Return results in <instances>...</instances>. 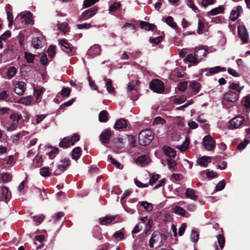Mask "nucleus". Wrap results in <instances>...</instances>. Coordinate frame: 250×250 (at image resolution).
Segmentation results:
<instances>
[{
    "label": "nucleus",
    "mask_w": 250,
    "mask_h": 250,
    "mask_svg": "<svg viewBox=\"0 0 250 250\" xmlns=\"http://www.w3.org/2000/svg\"><path fill=\"white\" fill-rule=\"evenodd\" d=\"M217 241L219 245L220 248L221 249H223L224 245H225V238L221 234L218 235L217 236Z\"/></svg>",
    "instance_id": "nucleus-56"
},
{
    "label": "nucleus",
    "mask_w": 250,
    "mask_h": 250,
    "mask_svg": "<svg viewBox=\"0 0 250 250\" xmlns=\"http://www.w3.org/2000/svg\"><path fill=\"white\" fill-rule=\"evenodd\" d=\"M245 118L242 116H237L229 121L228 128L230 129L238 128L242 126Z\"/></svg>",
    "instance_id": "nucleus-2"
},
{
    "label": "nucleus",
    "mask_w": 250,
    "mask_h": 250,
    "mask_svg": "<svg viewBox=\"0 0 250 250\" xmlns=\"http://www.w3.org/2000/svg\"><path fill=\"white\" fill-rule=\"evenodd\" d=\"M35 55L28 53L27 52H24V58L25 59L27 63H32L33 62L35 59Z\"/></svg>",
    "instance_id": "nucleus-41"
},
{
    "label": "nucleus",
    "mask_w": 250,
    "mask_h": 250,
    "mask_svg": "<svg viewBox=\"0 0 250 250\" xmlns=\"http://www.w3.org/2000/svg\"><path fill=\"white\" fill-rule=\"evenodd\" d=\"M107 120V112L106 110H102L99 115V121L100 122L105 123Z\"/></svg>",
    "instance_id": "nucleus-34"
},
{
    "label": "nucleus",
    "mask_w": 250,
    "mask_h": 250,
    "mask_svg": "<svg viewBox=\"0 0 250 250\" xmlns=\"http://www.w3.org/2000/svg\"><path fill=\"white\" fill-rule=\"evenodd\" d=\"M98 8L96 6L84 11L81 14L80 19L81 21H86L93 17L97 12Z\"/></svg>",
    "instance_id": "nucleus-3"
},
{
    "label": "nucleus",
    "mask_w": 250,
    "mask_h": 250,
    "mask_svg": "<svg viewBox=\"0 0 250 250\" xmlns=\"http://www.w3.org/2000/svg\"><path fill=\"white\" fill-rule=\"evenodd\" d=\"M149 161V159L148 156L146 155H142L138 157L135 160V163L141 166H143L148 164Z\"/></svg>",
    "instance_id": "nucleus-23"
},
{
    "label": "nucleus",
    "mask_w": 250,
    "mask_h": 250,
    "mask_svg": "<svg viewBox=\"0 0 250 250\" xmlns=\"http://www.w3.org/2000/svg\"><path fill=\"white\" fill-rule=\"evenodd\" d=\"M98 1V0H84L83 2V8L89 7L94 5Z\"/></svg>",
    "instance_id": "nucleus-51"
},
{
    "label": "nucleus",
    "mask_w": 250,
    "mask_h": 250,
    "mask_svg": "<svg viewBox=\"0 0 250 250\" xmlns=\"http://www.w3.org/2000/svg\"><path fill=\"white\" fill-rule=\"evenodd\" d=\"M190 239L191 241L193 242H196L198 241L199 239V234L196 231L193 229L192 230L190 234Z\"/></svg>",
    "instance_id": "nucleus-52"
},
{
    "label": "nucleus",
    "mask_w": 250,
    "mask_h": 250,
    "mask_svg": "<svg viewBox=\"0 0 250 250\" xmlns=\"http://www.w3.org/2000/svg\"><path fill=\"white\" fill-rule=\"evenodd\" d=\"M189 144V141L188 139H187L185 140V141L183 143L182 145L177 146V147L181 151H184L188 148Z\"/></svg>",
    "instance_id": "nucleus-45"
},
{
    "label": "nucleus",
    "mask_w": 250,
    "mask_h": 250,
    "mask_svg": "<svg viewBox=\"0 0 250 250\" xmlns=\"http://www.w3.org/2000/svg\"><path fill=\"white\" fill-rule=\"evenodd\" d=\"M186 59L189 62L192 63H197L199 62L196 56H193L192 54H188L187 56Z\"/></svg>",
    "instance_id": "nucleus-43"
},
{
    "label": "nucleus",
    "mask_w": 250,
    "mask_h": 250,
    "mask_svg": "<svg viewBox=\"0 0 250 250\" xmlns=\"http://www.w3.org/2000/svg\"><path fill=\"white\" fill-rule=\"evenodd\" d=\"M166 123V120L162 118L161 117L158 116L155 118L154 119L153 124L154 125H164Z\"/></svg>",
    "instance_id": "nucleus-49"
},
{
    "label": "nucleus",
    "mask_w": 250,
    "mask_h": 250,
    "mask_svg": "<svg viewBox=\"0 0 250 250\" xmlns=\"http://www.w3.org/2000/svg\"><path fill=\"white\" fill-rule=\"evenodd\" d=\"M55 47L53 45H51L49 46L48 49L47 50V53L49 57H50L51 58H52L55 55Z\"/></svg>",
    "instance_id": "nucleus-64"
},
{
    "label": "nucleus",
    "mask_w": 250,
    "mask_h": 250,
    "mask_svg": "<svg viewBox=\"0 0 250 250\" xmlns=\"http://www.w3.org/2000/svg\"><path fill=\"white\" fill-rule=\"evenodd\" d=\"M187 99L186 96L185 95H181L177 98L173 99V103L176 104H179L184 103Z\"/></svg>",
    "instance_id": "nucleus-46"
},
{
    "label": "nucleus",
    "mask_w": 250,
    "mask_h": 250,
    "mask_svg": "<svg viewBox=\"0 0 250 250\" xmlns=\"http://www.w3.org/2000/svg\"><path fill=\"white\" fill-rule=\"evenodd\" d=\"M46 116L44 114L37 115L34 120L32 121V123L34 125H37L40 123L45 118Z\"/></svg>",
    "instance_id": "nucleus-48"
},
{
    "label": "nucleus",
    "mask_w": 250,
    "mask_h": 250,
    "mask_svg": "<svg viewBox=\"0 0 250 250\" xmlns=\"http://www.w3.org/2000/svg\"><path fill=\"white\" fill-rule=\"evenodd\" d=\"M226 185V182L225 180H223L220 181L216 186V190L220 191L224 189Z\"/></svg>",
    "instance_id": "nucleus-62"
},
{
    "label": "nucleus",
    "mask_w": 250,
    "mask_h": 250,
    "mask_svg": "<svg viewBox=\"0 0 250 250\" xmlns=\"http://www.w3.org/2000/svg\"><path fill=\"white\" fill-rule=\"evenodd\" d=\"M58 28L65 34L68 30V24L66 22L59 23Z\"/></svg>",
    "instance_id": "nucleus-44"
},
{
    "label": "nucleus",
    "mask_w": 250,
    "mask_h": 250,
    "mask_svg": "<svg viewBox=\"0 0 250 250\" xmlns=\"http://www.w3.org/2000/svg\"><path fill=\"white\" fill-rule=\"evenodd\" d=\"M121 7V4L120 2H114L109 7V12H114L119 9Z\"/></svg>",
    "instance_id": "nucleus-47"
},
{
    "label": "nucleus",
    "mask_w": 250,
    "mask_h": 250,
    "mask_svg": "<svg viewBox=\"0 0 250 250\" xmlns=\"http://www.w3.org/2000/svg\"><path fill=\"white\" fill-rule=\"evenodd\" d=\"M59 43L62 47V50L69 55L71 56L73 54V51L74 47L72 45L66 42L64 40H60Z\"/></svg>",
    "instance_id": "nucleus-10"
},
{
    "label": "nucleus",
    "mask_w": 250,
    "mask_h": 250,
    "mask_svg": "<svg viewBox=\"0 0 250 250\" xmlns=\"http://www.w3.org/2000/svg\"><path fill=\"white\" fill-rule=\"evenodd\" d=\"M112 131L109 129L104 130L100 136V140L103 144H108L111 136Z\"/></svg>",
    "instance_id": "nucleus-11"
},
{
    "label": "nucleus",
    "mask_w": 250,
    "mask_h": 250,
    "mask_svg": "<svg viewBox=\"0 0 250 250\" xmlns=\"http://www.w3.org/2000/svg\"><path fill=\"white\" fill-rule=\"evenodd\" d=\"M165 154L168 157L174 158L176 156V151L174 149L167 146H165L162 148Z\"/></svg>",
    "instance_id": "nucleus-22"
},
{
    "label": "nucleus",
    "mask_w": 250,
    "mask_h": 250,
    "mask_svg": "<svg viewBox=\"0 0 250 250\" xmlns=\"http://www.w3.org/2000/svg\"><path fill=\"white\" fill-rule=\"evenodd\" d=\"M72 157L73 159L78 160L81 155V149L79 147L74 148L72 151Z\"/></svg>",
    "instance_id": "nucleus-31"
},
{
    "label": "nucleus",
    "mask_w": 250,
    "mask_h": 250,
    "mask_svg": "<svg viewBox=\"0 0 250 250\" xmlns=\"http://www.w3.org/2000/svg\"><path fill=\"white\" fill-rule=\"evenodd\" d=\"M1 195L2 200L6 202L10 196V193H9L8 189L7 188L4 187L1 188Z\"/></svg>",
    "instance_id": "nucleus-30"
},
{
    "label": "nucleus",
    "mask_w": 250,
    "mask_h": 250,
    "mask_svg": "<svg viewBox=\"0 0 250 250\" xmlns=\"http://www.w3.org/2000/svg\"><path fill=\"white\" fill-rule=\"evenodd\" d=\"M59 152V149L57 147H56L54 149H51V151L47 152V155L50 159H53L55 157L56 155Z\"/></svg>",
    "instance_id": "nucleus-55"
},
{
    "label": "nucleus",
    "mask_w": 250,
    "mask_h": 250,
    "mask_svg": "<svg viewBox=\"0 0 250 250\" xmlns=\"http://www.w3.org/2000/svg\"><path fill=\"white\" fill-rule=\"evenodd\" d=\"M18 126V124L14 123H7L5 124V126L6 130L9 131H13L15 130Z\"/></svg>",
    "instance_id": "nucleus-39"
},
{
    "label": "nucleus",
    "mask_w": 250,
    "mask_h": 250,
    "mask_svg": "<svg viewBox=\"0 0 250 250\" xmlns=\"http://www.w3.org/2000/svg\"><path fill=\"white\" fill-rule=\"evenodd\" d=\"M17 73V69L15 67L12 66L8 68L6 73V78L10 79L14 76Z\"/></svg>",
    "instance_id": "nucleus-36"
},
{
    "label": "nucleus",
    "mask_w": 250,
    "mask_h": 250,
    "mask_svg": "<svg viewBox=\"0 0 250 250\" xmlns=\"http://www.w3.org/2000/svg\"><path fill=\"white\" fill-rule=\"evenodd\" d=\"M163 37L162 36H158L154 38H150L149 42L151 43L154 44H158L162 41Z\"/></svg>",
    "instance_id": "nucleus-63"
},
{
    "label": "nucleus",
    "mask_w": 250,
    "mask_h": 250,
    "mask_svg": "<svg viewBox=\"0 0 250 250\" xmlns=\"http://www.w3.org/2000/svg\"><path fill=\"white\" fill-rule=\"evenodd\" d=\"M1 179L3 182L6 183L11 181L12 177L8 173H3L1 174Z\"/></svg>",
    "instance_id": "nucleus-50"
},
{
    "label": "nucleus",
    "mask_w": 250,
    "mask_h": 250,
    "mask_svg": "<svg viewBox=\"0 0 250 250\" xmlns=\"http://www.w3.org/2000/svg\"><path fill=\"white\" fill-rule=\"evenodd\" d=\"M238 36L243 43L248 42L249 39V35L247 29L245 25H240L237 27Z\"/></svg>",
    "instance_id": "nucleus-6"
},
{
    "label": "nucleus",
    "mask_w": 250,
    "mask_h": 250,
    "mask_svg": "<svg viewBox=\"0 0 250 250\" xmlns=\"http://www.w3.org/2000/svg\"><path fill=\"white\" fill-rule=\"evenodd\" d=\"M70 161L69 159H64L61 161V164H59L57 169H56L54 174L58 175L60 174L62 172L64 171L69 166Z\"/></svg>",
    "instance_id": "nucleus-8"
},
{
    "label": "nucleus",
    "mask_w": 250,
    "mask_h": 250,
    "mask_svg": "<svg viewBox=\"0 0 250 250\" xmlns=\"http://www.w3.org/2000/svg\"><path fill=\"white\" fill-rule=\"evenodd\" d=\"M33 98L31 96H28L21 98L17 103L25 105H30L33 102Z\"/></svg>",
    "instance_id": "nucleus-25"
},
{
    "label": "nucleus",
    "mask_w": 250,
    "mask_h": 250,
    "mask_svg": "<svg viewBox=\"0 0 250 250\" xmlns=\"http://www.w3.org/2000/svg\"><path fill=\"white\" fill-rule=\"evenodd\" d=\"M19 18L21 19V22L24 23L25 24L32 23V15L30 13L21 14V16H19L17 19H18Z\"/></svg>",
    "instance_id": "nucleus-17"
},
{
    "label": "nucleus",
    "mask_w": 250,
    "mask_h": 250,
    "mask_svg": "<svg viewBox=\"0 0 250 250\" xmlns=\"http://www.w3.org/2000/svg\"><path fill=\"white\" fill-rule=\"evenodd\" d=\"M202 144L205 148L208 151L212 150L215 146V141L209 135L205 136L203 138Z\"/></svg>",
    "instance_id": "nucleus-7"
},
{
    "label": "nucleus",
    "mask_w": 250,
    "mask_h": 250,
    "mask_svg": "<svg viewBox=\"0 0 250 250\" xmlns=\"http://www.w3.org/2000/svg\"><path fill=\"white\" fill-rule=\"evenodd\" d=\"M185 195L187 198H190L193 200H196L197 199V196L195 195V190L191 188H187Z\"/></svg>",
    "instance_id": "nucleus-28"
},
{
    "label": "nucleus",
    "mask_w": 250,
    "mask_h": 250,
    "mask_svg": "<svg viewBox=\"0 0 250 250\" xmlns=\"http://www.w3.org/2000/svg\"><path fill=\"white\" fill-rule=\"evenodd\" d=\"M101 53V48L99 44H96L91 46L87 51V55L90 57H94L98 55Z\"/></svg>",
    "instance_id": "nucleus-14"
},
{
    "label": "nucleus",
    "mask_w": 250,
    "mask_h": 250,
    "mask_svg": "<svg viewBox=\"0 0 250 250\" xmlns=\"http://www.w3.org/2000/svg\"><path fill=\"white\" fill-rule=\"evenodd\" d=\"M71 92L70 89L68 87H63L61 90V95L64 97H67Z\"/></svg>",
    "instance_id": "nucleus-59"
},
{
    "label": "nucleus",
    "mask_w": 250,
    "mask_h": 250,
    "mask_svg": "<svg viewBox=\"0 0 250 250\" xmlns=\"http://www.w3.org/2000/svg\"><path fill=\"white\" fill-rule=\"evenodd\" d=\"M9 96V91L7 90H3L0 92V101L5 100Z\"/></svg>",
    "instance_id": "nucleus-58"
},
{
    "label": "nucleus",
    "mask_w": 250,
    "mask_h": 250,
    "mask_svg": "<svg viewBox=\"0 0 250 250\" xmlns=\"http://www.w3.org/2000/svg\"><path fill=\"white\" fill-rule=\"evenodd\" d=\"M26 84L23 82H19L16 85L14 88V92L16 94L19 95H22L25 89Z\"/></svg>",
    "instance_id": "nucleus-15"
},
{
    "label": "nucleus",
    "mask_w": 250,
    "mask_h": 250,
    "mask_svg": "<svg viewBox=\"0 0 250 250\" xmlns=\"http://www.w3.org/2000/svg\"><path fill=\"white\" fill-rule=\"evenodd\" d=\"M205 29L204 23L201 20H198V28L197 32L198 34H201L203 33Z\"/></svg>",
    "instance_id": "nucleus-53"
},
{
    "label": "nucleus",
    "mask_w": 250,
    "mask_h": 250,
    "mask_svg": "<svg viewBox=\"0 0 250 250\" xmlns=\"http://www.w3.org/2000/svg\"><path fill=\"white\" fill-rule=\"evenodd\" d=\"M224 7L222 5H220L218 7L213 8L212 9L208 11V15L210 16H214L218 14L223 13L224 12Z\"/></svg>",
    "instance_id": "nucleus-26"
},
{
    "label": "nucleus",
    "mask_w": 250,
    "mask_h": 250,
    "mask_svg": "<svg viewBox=\"0 0 250 250\" xmlns=\"http://www.w3.org/2000/svg\"><path fill=\"white\" fill-rule=\"evenodd\" d=\"M139 81L137 80L132 81L128 84L127 89L130 92L135 90L136 91V86L138 84Z\"/></svg>",
    "instance_id": "nucleus-37"
},
{
    "label": "nucleus",
    "mask_w": 250,
    "mask_h": 250,
    "mask_svg": "<svg viewBox=\"0 0 250 250\" xmlns=\"http://www.w3.org/2000/svg\"><path fill=\"white\" fill-rule=\"evenodd\" d=\"M194 54L198 61L200 62L203 57L207 54L206 49L203 46L197 47L195 49Z\"/></svg>",
    "instance_id": "nucleus-16"
},
{
    "label": "nucleus",
    "mask_w": 250,
    "mask_h": 250,
    "mask_svg": "<svg viewBox=\"0 0 250 250\" xmlns=\"http://www.w3.org/2000/svg\"><path fill=\"white\" fill-rule=\"evenodd\" d=\"M228 88L230 90H233L235 92H238L240 94L241 91L243 89L244 86H240L239 83H230Z\"/></svg>",
    "instance_id": "nucleus-24"
},
{
    "label": "nucleus",
    "mask_w": 250,
    "mask_h": 250,
    "mask_svg": "<svg viewBox=\"0 0 250 250\" xmlns=\"http://www.w3.org/2000/svg\"><path fill=\"white\" fill-rule=\"evenodd\" d=\"M9 118L13 123L18 124L19 120L21 119V115L14 113L10 115Z\"/></svg>",
    "instance_id": "nucleus-42"
},
{
    "label": "nucleus",
    "mask_w": 250,
    "mask_h": 250,
    "mask_svg": "<svg viewBox=\"0 0 250 250\" xmlns=\"http://www.w3.org/2000/svg\"><path fill=\"white\" fill-rule=\"evenodd\" d=\"M40 174L43 177H47L51 174V170L48 167H43L40 169Z\"/></svg>",
    "instance_id": "nucleus-40"
},
{
    "label": "nucleus",
    "mask_w": 250,
    "mask_h": 250,
    "mask_svg": "<svg viewBox=\"0 0 250 250\" xmlns=\"http://www.w3.org/2000/svg\"><path fill=\"white\" fill-rule=\"evenodd\" d=\"M119 216H105V217L99 218V222L101 225H107L112 223H116L118 221Z\"/></svg>",
    "instance_id": "nucleus-9"
},
{
    "label": "nucleus",
    "mask_w": 250,
    "mask_h": 250,
    "mask_svg": "<svg viewBox=\"0 0 250 250\" xmlns=\"http://www.w3.org/2000/svg\"><path fill=\"white\" fill-rule=\"evenodd\" d=\"M70 145V139L68 137L64 138L59 144V146L63 148H67Z\"/></svg>",
    "instance_id": "nucleus-38"
},
{
    "label": "nucleus",
    "mask_w": 250,
    "mask_h": 250,
    "mask_svg": "<svg viewBox=\"0 0 250 250\" xmlns=\"http://www.w3.org/2000/svg\"><path fill=\"white\" fill-rule=\"evenodd\" d=\"M32 43L33 46L35 49H38L42 47L45 43V40L42 36L34 38L32 39Z\"/></svg>",
    "instance_id": "nucleus-13"
},
{
    "label": "nucleus",
    "mask_w": 250,
    "mask_h": 250,
    "mask_svg": "<svg viewBox=\"0 0 250 250\" xmlns=\"http://www.w3.org/2000/svg\"><path fill=\"white\" fill-rule=\"evenodd\" d=\"M173 212L182 216L188 217L189 216L188 213L184 208L178 206H176L173 208Z\"/></svg>",
    "instance_id": "nucleus-21"
},
{
    "label": "nucleus",
    "mask_w": 250,
    "mask_h": 250,
    "mask_svg": "<svg viewBox=\"0 0 250 250\" xmlns=\"http://www.w3.org/2000/svg\"><path fill=\"white\" fill-rule=\"evenodd\" d=\"M114 238L118 241H121L124 238V234L121 231H117L114 234Z\"/></svg>",
    "instance_id": "nucleus-54"
},
{
    "label": "nucleus",
    "mask_w": 250,
    "mask_h": 250,
    "mask_svg": "<svg viewBox=\"0 0 250 250\" xmlns=\"http://www.w3.org/2000/svg\"><path fill=\"white\" fill-rule=\"evenodd\" d=\"M153 138V133L150 130H143L139 134L138 142L141 146H145L148 145Z\"/></svg>",
    "instance_id": "nucleus-1"
},
{
    "label": "nucleus",
    "mask_w": 250,
    "mask_h": 250,
    "mask_svg": "<svg viewBox=\"0 0 250 250\" xmlns=\"http://www.w3.org/2000/svg\"><path fill=\"white\" fill-rule=\"evenodd\" d=\"M239 95L238 92L229 90L224 94L223 99L228 102L234 103L238 101Z\"/></svg>",
    "instance_id": "nucleus-5"
},
{
    "label": "nucleus",
    "mask_w": 250,
    "mask_h": 250,
    "mask_svg": "<svg viewBox=\"0 0 250 250\" xmlns=\"http://www.w3.org/2000/svg\"><path fill=\"white\" fill-rule=\"evenodd\" d=\"M242 104L247 108H250V99L249 96H245L243 98Z\"/></svg>",
    "instance_id": "nucleus-57"
},
{
    "label": "nucleus",
    "mask_w": 250,
    "mask_h": 250,
    "mask_svg": "<svg viewBox=\"0 0 250 250\" xmlns=\"http://www.w3.org/2000/svg\"><path fill=\"white\" fill-rule=\"evenodd\" d=\"M105 87L107 92L110 94H114L115 92L114 88L112 86V83L111 79L105 78Z\"/></svg>",
    "instance_id": "nucleus-29"
},
{
    "label": "nucleus",
    "mask_w": 250,
    "mask_h": 250,
    "mask_svg": "<svg viewBox=\"0 0 250 250\" xmlns=\"http://www.w3.org/2000/svg\"><path fill=\"white\" fill-rule=\"evenodd\" d=\"M33 220L37 224H41L44 218L43 215H39L33 216Z\"/></svg>",
    "instance_id": "nucleus-60"
},
{
    "label": "nucleus",
    "mask_w": 250,
    "mask_h": 250,
    "mask_svg": "<svg viewBox=\"0 0 250 250\" xmlns=\"http://www.w3.org/2000/svg\"><path fill=\"white\" fill-rule=\"evenodd\" d=\"M189 88L191 90L192 93L194 94H197L200 90L201 85L198 82L193 81L190 82Z\"/></svg>",
    "instance_id": "nucleus-19"
},
{
    "label": "nucleus",
    "mask_w": 250,
    "mask_h": 250,
    "mask_svg": "<svg viewBox=\"0 0 250 250\" xmlns=\"http://www.w3.org/2000/svg\"><path fill=\"white\" fill-rule=\"evenodd\" d=\"M165 21L166 23L172 28H176L177 27V24L174 21L173 18L171 16H168L165 18Z\"/></svg>",
    "instance_id": "nucleus-33"
},
{
    "label": "nucleus",
    "mask_w": 250,
    "mask_h": 250,
    "mask_svg": "<svg viewBox=\"0 0 250 250\" xmlns=\"http://www.w3.org/2000/svg\"><path fill=\"white\" fill-rule=\"evenodd\" d=\"M211 161V158L210 157L203 156L197 159V163L201 167H206Z\"/></svg>",
    "instance_id": "nucleus-18"
},
{
    "label": "nucleus",
    "mask_w": 250,
    "mask_h": 250,
    "mask_svg": "<svg viewBox=\"0 0 250 250\" xmlns=\"http://www.w3.org/2000/svg\"><path fill=\"white\" fill-rule=\"evenodd\" d=\"M80 137L77 134H74L73 135L70 139V143L71 146H73L75 143L79 140Z\"/></svg>",
    "instance_id": "nucleus-61"
},
{
    "label": "nucleus",
    "mask_w": 250,
    "mask_h": 250,
    "mask_svg": "<svg viewBox=\"0 0 250 250\" xmlns=\"http://www.w3.org/2000/svg\"><path fill=\"white\" fill-rule=\"evenodd\" d=\"M243 12V8L241 6H237L233 8L231 11L229 19L231 21H235L239 17L241 13Z\"/></svg>",
    "instance_id": "nucleus-12"
},
{
    "label": "nucleus",
    "mask_w": 250,
    "mask_h": 250,
    "mask_svg": "<svg viewBox=\"0 0 250 250\" xmlns=\"http://www.w3.org/2000/svg\"><path fill=\"white\" fill-rule=\"evenodd\" d=\"M126 126V120L124 119H120L116 121L114 125V128L116 129H120L125 128Z\"/></svg>",
    "instance_id": "nucleus-27"
},
{
    "label": "nucleus",
    "mask_w": 250,
    "mask_h": 250,
    "mask_svg": "<svg viewBox=\"0 0 250 250\" xmlns=\"http://www.w3.org/2000/svg\"><path fill=\"white\" fill-rule=\"evenodd\" d=\"M149 88L153 91L160 93L164 91V86L161 81L158 79H155L150 82Z\"/></svg>",
    "instance_id": "nucleus-4"
},
{
    "label": "nucleus",
    "mask_w": 250,
    "mask_h": 250,
    "mask_svg": "<svg viewBox=\"0 0 250 250\" xmlns=\"http://www.w3.org/2000/svg\"><path fill=\"white\" fill-rule=\"evenodd\" d=\"M139 204L147 211H150L153 208V205L146 201L140 202Z\"/></svg>",
    "instance_id": "nucleus-32"
},
{
    "label": "nucleus",
    "mask_w": 250,
    "mask_h": 250,
    "mask_svg": "<svg viewBox=\"0 0 250 250\" xmlns=\"http://www.w3.org/2000/svg\"><path fill=\"white\" fill-rule=\"evenodd\" d=\"M140 27L146 31L153 30L156 28V25L149 22L141 21L139 24Z\"/></svg>",
    "instance_id": "nucleus-20"
},
{
    "label": "nucleus",
    "mask_w": 250,
    "mask_h": 250,
    "mask_svg": "<svg viewBox=\"0 0 250 250\" xmlns=\"http://www.w3.org/2000/svg\"><path fill=\"white\" fill-rule=\"evenodd\" d=\"M93 236L94 238L101 240L103 238L102 234L101 233V229L99 227H97L93 232Z\"/></svg>",
    "instance_id": "nucleus-35"
}]
</instances>
